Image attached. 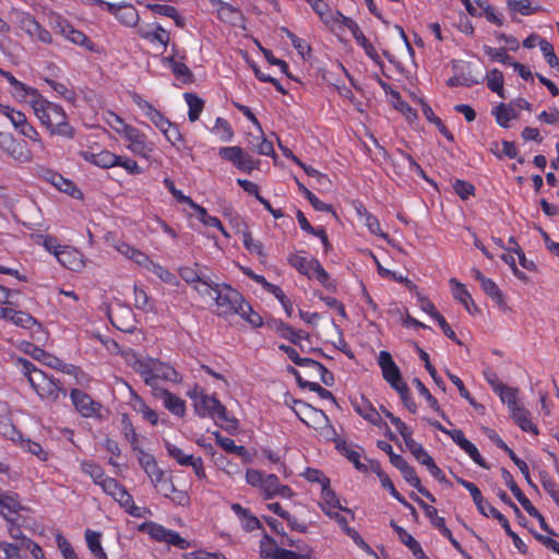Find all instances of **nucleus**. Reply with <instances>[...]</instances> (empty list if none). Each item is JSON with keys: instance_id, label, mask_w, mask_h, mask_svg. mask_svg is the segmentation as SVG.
<instances>
[{"instance_id": "obj_1", "label": "nucleus", "mask_w": 559, "mask_h": 559, "mask_svg": "<svg viewBox=\"0 0 559 559\" xmlns=\"http://www.w3.org/2000/svg\"><path fill=\"white\" fill-rule=\"evenodd\" d=\"M216 313L219 317L240 316L251 326L260 328L263 324L262 317L245 300L242 295L227 284H215L214 296Z\"/></svg>"}, {"instance_id": "obj_2", "label": "nucleus", "mask_w": 559, "mask_h": 559, "mask_svg": "<svg viewBox=\"0 0 559 559\" xmlns=\"http://www.w3.org/2000/svg\"><path fill=\"white\" fill-rule=\"evenodd\" d=\"M15 366L43 402L56 404L67 396V390L58 379L48 376L26 358H17Z\"/></svg>"}, {"instance_id": "obj_3", "label": "nucleus", "mask_w": 559, "mask_h": 559, "mask_svg": "<svg viewBox=\"0 0 559 559\" xmlns=\"http://www.w3.org/2000/svg\"><path fill=\"white\" fill-rule=\"evenodd\" d=\"M123 357L128 366L138 372L143 378L144 382L153 388L155 392L160 389L157 388L158 380L173 383L181 381V376L173 366L158 359L139 355L133 350L126 352Z\"/></svg>"}, {"instance_id": "obj_4", "label": "nucleus", "mask_w": 559, "mask_h": 559, "mask_svg": "<svg viewBox=\"0 0 559 559\" xmlns=\"http://www.w3.org/2000/svg\"><path fill=\"white\" fill-rule=\"evenodd\" d=\"M35 116L51 135H58L66 139L74 138V129L69 123L63 108L49 102L41 94L31 105Z\"/></svg>"}, {"instance_id": "obj_5", "label": "nucleus", "mask_w": 559, "mask_h": 559, "mask_svg": "<svg viewBox=\"0 0 559 559\" xmlns=\"http://www.w3.org/2000/svg\"><path fill=\"white\" fill-rule=\"evenodd\" d=\"M189 396L194 401V411L200 417L236 424V420L228 418L226 407L214 395L205 394L202 389L194 388Z\"/></svg>"}, {"instance_id": "obj_6", "label": "nucleus", "mask_w": 559, "mask_h": 559, "mask_svg": "<svg viewBox=\"0 0 559 559\" xmlns=\"http://www.w3.org/2000/svg\"><path fill=\"white\" fill-rule=\"evenodd\" d=\"M122 139L127 148L134 155L148 160L155 151V143L150 141L144 132L133 126L123 130Z\"/></svg>"}, {"instance_id": "obj_7", "label": "nucleus", "mask_w": 559, "mask_h": 559, "mask_svg": "<svg viewBox=\"0 0 559 559\" xmlns=\"http://www.w3.org/2000/svg\"><path fill=\"white\" fill-rule=\"evenodd\" d=\"M139 531L146 533L152 539L156 542H164L176 546L179 549H188L190 547V543L186 538L181 537L179 533L168 530L155 522L142 523L139 526Z\"/></svg>"}, {"instance_id": "obj_8", "label": "nucleus", "mask_w": 559, "mask_h": 559, "mask_svg": "<svg viewBox=\"0 0 559 559\" xmlns=\"http://www.w3.org/2000/svg\"><path fill=\"white\" fill-rule=\"evenodd\" d=\"M0 150L19 164H31L33 153L23 141H17L11 133L0 135Z\"/></svg>"}, {"instance_id": "obj_9", "label": "nucleus", "mask_w": 559, "mask_h": 559, "mask_svg": "<svg viewBox=\"0 0 559 559\" xmlns=\"http://www.w3.org/2000/svg\"><path fill=\"white\" fill-rule=\"evenodd\" d=\"M165 449L167 454L175 460L180 466L192 467L195 476L199 479H203L206 477L203 460L201 456H194L190 453H187L183 449L177 447L176 444L165 441Z\"/></svg>"}, {"instance_id": "obj_10", "label": "nucleus", "mask_w": 559, "mask_h": 559, "mask_svg": "<svg viewBox=\"0 0 559 559\" xmlns=\"http://www.w3.org/2000/svg\"><path fill=\"white\" fill-rule=\"evenodd\" d=\"M93 2L104 7L126 27H135L139 24L140 15L138 10L130 3H110L103 0H92Z\"/></svg>"}, {"instance_id": "obj_11", "label": "nucleus", "mask_w": 559, "mask_h": 559, "mask_svg": "<svg viewBox=\"0 0 559 559\" xmlns=\"http://www.w3.org/2000/svg\"><path fill=\"white\" fill-rule=\"evenodd\" d=\"M218 155L224 160L231 163L240 171L250 174L257 168V162L240 146H223L218 150Z\"/></svg>"}, {"instance_id": "obj_12", "label": "nucleus", "mask_w": 559, "mask_h": 559, "mask_svg": "<svg viewBox=\"0 0 559 559\" xmlns=\"http://www.w3.org/2000/svg\"><path fill=\"white\" fill-rule=\"evenodd\" d=\"M377 361L381 369L383 379L391 385L393 390L397 391L402 385L407 384L403 380L401 370L389 352L381 350L378 355Z\"/></svg>"}, {"instance_id": "obj_13", "label": "nucleus", "mask_w": 559, "mask_h": 559, "mask_svg": "<svg viewBox=\"0 0 559 559\" xmlns=\"http://www.w3.org/2000/svg\"><path fill=\"white\" fill-rule=\"evenodd\" d=\"M337 16L340 19V26L347 28L352 33L356 43L364 48L366 55L373 61H378L379 53L377 49L371 43L368 41L358 24L343 14H338Z\"/></svg>"}, {"instance_id": "obj_14", "label": "nucleus", "mask_w": 559, "mask_h": 559, "mask_svg": "<svg viewBox=\"0 0 559 559\" xmlns=\"http://www.w3.org/2000/svg\"><path fill=\"white\" fill-rule=\"evenodd\" d=\"M70 399L75 409L85 418L94 417L100 411V404L82 390L72 389L70 391Z\"/></svg>"}, {"instance_id": "obj_15", "label": "nucleus", "mask_w": 559, "mask_h": 559, "mask_svg": "<svg viewBox=\"0 0 559 559\" xmlns=\"http://www.w3.org/2000/svg\"><path fill=\"white\" fill-rule=\"evenodd\" d=\"M57 31L69 41L74 45L84 47L88 51L94 50L92 40L81 31L74 28L69 22L58 19L56 23Z\"/></svg>"}, {"instance_id": "obj_16", "label": "nucleus", "mask_w": 559, "mask_h": 559, "mask_svg": "<svg viewBox=\"0 0 559 559\" xmlns=\"http://www.w3.org/2000/svg\"><path fill=\"white\" fill-rule=\"evenodd\" d=\"M259 490L265 499H272L275 496L290 498L294 495L292 488L286 485H282L275 474H265Z\"/></svg>"}, {"instance_id": "obj_17", "label": "nucleus", "mask_w": 559, "mask_h": 559, "mask_svg": "<svg viewBox=\"0 0 559 559\" xmlns=\"http://www.w3.org/2000/svg\"><path fill=\"white\" fill-rule=\"evenodd\" d=\"M295 404L298 406V408L294 409L296 415L308 427L318 428L320 425L328 421V417L324 412L311 407L302 402H296Z\"/></svg>"}, {"instance_id": "obj_18", "label": "nucleus", "mask_w": 559, "mask_h": 559, "mask_svg": "<svg viewBox=\"0 0 559 559\" xmlns=\"http://www.w3.org/2000/svg\"><path fill=\"white\" fill-rule=\"evenodd\" d=\"M22 510L24 507L21 504L19 495L0 487V515L4 520H11L12 515L19 514Z\"/></svg>"}, {"instance_id": "obj_19", "label": "nucleus", "mask_w": 559, "mask_h": 559, "mask_svg": "<svg viewBox=\"0 0 559 559\" xmlns=\"http://www.w3.org/2000/svg\"><path fill=\"white\" fill-rule=\"evenodd\" d=\"M80 155L85 162L102 168L116 167L117 160H119V155H116L108 150H100L98 152L88 150L81 152Z\"/></svg>"}, {"instance_id": "obj_20", "label": "nucleus", "mask_w": 559, "mask_h": 559, "mask_svg": "<svg viewBox=\"0 0 559 559\" xmlns=\"http://www.w3.org/2000/svg\"><path fill=\"white\" fill-rule=\"evenodd\" d=\"M138 35L152 44H160L164 49H166L170 40L169 32L162 27L159 24L140 26L138 28Z\"/></svg>"}, {"instance_id": "obj_21", "label": "nucleus", "mask_w": 559, "mask_h": 559, "mask_svg": "<svg viewBox=\"0 0 559 559\" xmlns=\"http://www.w3.org/2000/svg\"><path fill=\"white\" fill-rule=\"evenodd\" d=\"M0 319L11 321L16 326H21L23 329L31 330L36 326L39 331L41 330V324L33 316L12 308H8V310H0Z\"/></svg>"}, {"instance_id": "obj_22", "label": "nucleus", "mask_w": 559, "mask_h": 559, "mask_svg": "<svg viewBox=\"0 0 559 559\" xmlns=\"http://www.w3.org/2000/svg\"><path fill=\"white\" fill-rule=\"evenodd\" d=\"M463 451H465L469 457L479 466L487 467L485 460L480 455L477 448L465 438L464 433L460 429L449 430L447 433Z\"/></svg>"}, {"instance_id": "obj_23", "label": "nucleus", "mask_w": 559, "mask_h": 559, "mask_svg": "<svg viewBox=\"0 0 559 559\" xmlns=\"http://www.w3.org/2000/svg\"><path fill=\"white\" fill-rule=\"evenodd\" d=\"M352 405L356 413H358L365 420L369 421L370 424L382 427V418L380 413L373 407V405L365 399L364 396H360L359 399H355L352 401ZM384 426H386L384 424Z\"/></svg>"}, {"instance_id": "obj_24", "label": "nucleus", "mask_w": 559, "mask_h": 559, "mask_svg": "<svg viewBox=\"0 0 559 559\" xmlns=\"http://www.w3.org/2000/svg\"><path fill=\"white\" fill-rule=\"evenodd\" d=\"M57 260L61 265L74 272H79L84 266L83 254L70 246H63L57 252Z\"/></svg>"}, {"instance_id": "obj_25", "label": "nucleus", "mask_w": 559, "mask_h": 559, "mask_svg": "<svg viewBox=\"0 0 559 559\" xmlns=\"http://www.w3.org/2000/svg\"><path fill=\"white\" fill-rule=\"evenodd\" d=\"M99 486L106 495L112 497L119 504L131 503V495L115 478L107 476Z\"/></svg>"}, {"instance_id": "obj_26", "label": "nucleus", "mask_w": 559, "mask_h": 559, "mask_svg": "<svg viewBox=\"0 0 559 559\" xmlns=\"http://www.w3.org/2000/svg\"><path fill=\"white\" fill-rule=\"evenodd\" d=\"M155 396L160 399L165 408L178 417L186 414V403L179 396L173 394L166 389H159L155 392Z\"/></svg>"}, {"instance_id": "obj_27", "label": "nucleus", "mask_w": 559, "mask_h": 559, "mask_svg": "<svg viewBox=\"0 0 559 559\" xmlns=\"http://www.w3.org/2000/svg\"><path fill=\"white\" fill-rule=\"evenodd\" d=\"M502 476H503V479H504L507 486L510 488L511 492L514 495V497L521 503L523 509L530 515H536L537 509L533 506V503L530 501V499L523 493L521 488L516 485L512 475L507 469H502Z\"/></svg>"}, {"instance_id": "obj_28", "label": "nucleus", "mask_w": 559, "mask_h": 559, "mask_svg": "<svg viewBox=\"0 0 559 559\" xmlns=\"http://www.w3.org/2000/svg\"><path fill=\"white\" fill-rule=\"evenodd\" d=\"M289 550L280 548L276 542L269 535L260 540V556L264 559H286Z\"/></svg>"}, {"instance_id": "obj_29", "label": "nucleus", "mask_w": 559, "mask_h": 559, "mask_svg": "<svg viewBox=\"0 0 559 559\" xmlns=\"http://www.w3.org/2000/svg\"><path fill=\"white\" fill-rule=\"evenodd\" d=\"M320 507L322 511L328 515L332 516V510L340 509L347 513H352L349 509L343 508L337 499L335 492L330 488V483L322 487Z\"/></svg>"}, {"instance_id": "obj_30", "label": "nucleus", "mask_w": 559, "mask_h": 559, "mask_svg": "<svg viewBox=\"0 0 559 559\" xmlns=\"http://www.w3.org/2000/svg\"><path fill=\"white\" fill-rule=\"evenodd\" d=\"M391 526L397 533L400 540L408 547V549L413 552V555L418 559H429L424 552L420 544L404 530L399 526L395 522H391Z\"/></svg>"}, {"instance_id": "obj_31", "label": "nucleus", "mask_w": 559, "mask_h": 559, "mask_svg": "<svg viewBox=\"0 0 559 559\" xmlns=\"http://www.w3.org/2000/svg\"><path fill=\"white\" fill-rule=\"evenodd\" d=\"M230 508L241 522V527L246 532H252L261 527L260 520L254 516L248 509L241 507L239 503H233Z\"/></svg>"}, {"instance_id": "obj_32", "label": "nucleus", "mask_w": 559, "mask_h": 559, "mask_svg": "<svg viewBox=\"0 0 559 559\" xmlns=\"http://www.w3.org/2000/svg\"><path fill=\"white\" fill-rule=\"evenodd\" d=\"M213 436L215 437L216 443L223 450H225L228 453H235L236 455L240 456L245 462H250V453L245 447L236 445L233 439L222 436L218 431H214Z\"/></svg>"}, {"instance_id": "obj_33", "label": "nucleus", "mask_w": 559, "mask_h": 559, "mask_svg": "<svg viewBox=\"0 0 559 559\" xmlns=\"http://www.w3.org/2000/svg\"><path fill=\"white\" fill-rule=\"evenodd\" d=\"M313 11L320 16L322 22L330 25H338L340 19L338 14H342L338 11H332L329 9L328 4L323 0H309L307 1Z\"/></svg>"}, {"instance_id": "obj_34", "label": "nucleus", "mask_w": 559, "mask_h": 559, "mask_svg": "<svg viewBox=\"0 0 559 559\" xmlns=\"http://www.w3.org/2000/svg\"><path fill=\"white\" fill-rule=\"evenodd\" d=\"M450 284L452 285L453 297L459 300L469 313H474L478 310L477 306L472 299L471 294L467 292L463 284L454 278L450 280Z\"/></svg>"}, {"instance_id": "obj_35", "label": "nucleus", "mask_w": 559, "mask_h": 559, "mask_svg": "<svg viewBox=\"0 0 559 559\" xmlns=\"http://www.w3.org/2000/svg\"><path fill=\"white\" fill-rule=\"evenodd\" d=\"M493 115L499 126L508 128L511 120L519 118V110L511 103L500 104L495 108Z\"/></svg>"}, {"instance_id": "obj_36", "label": "nucleus", "mask_w": 559, "mask_h": 559, "mask_svg": "<svg viewBox=\"0 0 559 559\" xmlns=\"http://www.w3.org/2000/svg\"><path fill=\"white\" fill-rule=\"evenodd\" d=\"M162 62L165 67L173 71L177 79L181 80L183 83L191 81L192 73L190 69L185 63L177 61L173 56L164 57Z\"/></svg>"}, {"instance_id": "obj_37", "label": "nucleus", "mask_w": 559, "mask_h": 559, "mask_svg": "<svg viewBox=\"0 0 559 559\" xmlns=\"http://www.w3.org/2000/svg\"><path fill=\"white\" fill-rule=\"evenodd\" d=\"M511 417L519 425L523 431L533 432L537 435V429L532 423L530 413L523 406L519 405L510 411Z\"/></svg>"}, {"instance_id": "obj_38", "label": "nucleus", "mask_w": 559, "mask_h": 559, "mask_svg": "<svg viewBox=\"0 0 559 559\" xmlns=\"http://www.w3.org/2000/svg\"><path fill=\"white\" fill-rule=\"evenodd\" d=\"M12 87L14 90L12 92L13 97L20 102H25L29 106L32 105V100L36 99L40 95L36 88L28 86L19 80L13 83Z\"/></svg>"}, {"instance_id": "obj_39", "label": "nucleus", "mask_w": 559, "mask_h": 559, "mask_svg": "<svg viewBox=\"0 0 559 559\" xmlns=\"http://www.w3.org/2000/svg\"><path fill=\"white\" fill-rule=\"evenodd\" d=\"M292 373L296 377L298 384L302 388H308L310 391L316 392L321 399L335 402V397L329 390L322 388L318 382H312L304 379L299 371L292 368Z\"/></svg>"}, {"instance_id": "obj_40", "label": "nucleus", "mask_w": 559, "mask_h": 559, "mask_svg": "<svg viewBox=\"0 0 559 559\" xmlns=\"http://www.w3.org/2000/svg\"><path fill=\"white\" fill-rule=\"evenodd\" d=\"M147 9L155 14L170 17L175 21L178 27H185V19L177 12L176 8L168 4H146Z\"/></svg>"}, {"instance_id": "obj_41", "label": "nucleus", "mask_w": 559, "mask_h": 559, "mask_svg": "<svg viewBox=\"0 0 559 559\" xmlns=\"http://www.w3.org/2000/svg\"><path fill=\"white\" fill-rule=\"evenodd\" d=\"M403 475V478L406 483H408L412 487L416 488L423 496L431 500L432 502L436 501L435 497L430 493L429 490H427L425 487L421 486L420 479L417 476L414 467H412L409 464L405 467V469L400 471Z\"/></svg>"}, {"instance_id": "obj_42", "label": "nucleus", "mask_w": 559, "mask_h": 559, "mask_svg": "<svg viewBox=\"0 0 559 559\" xmlns=\"http://www.w3.org/2000/svg\"><path fill=\"white\" fill-rule=\"evenodd\" d=\"M495 392L500 396L501 401L507 404L509 412L520 405L518 401V389L498 383Z\"/></svg>"}, {"instance_id": "obj_43", "label": "nucleus", "mask_w": 559, "mask_h": 559, "mask_svg": "<svg viewBox=\"0 0 559 559\" xmlns=\"http://www.w3.org/2000/svg\"><path fill=\"white\" fill-rule=\"evenodd\" d=\"M288 262L299 273H301L308 277L311 274V271L313 269L312 263H317L318 260L309 259L306 255L296 253V254H290L288 257Z\"/></svg>"}, {"instance_id": "obj_44", "label": "nucleus", "mask_w": 559, "mask_h": 559, "mask_svg": "<svg viewBox=\"0 0 559 559\" xmlns=\"http://www.w3.org/2000/svg\"><path fill=\"white\" fill-rule=\"evenodd\" d=\"M80 468L82 473L88 475L93 479V481L98 486L107 477L105 475L103 467L92 460L82 461L80 464Z\"/></svg>"}, {"instance_id": "obj_45", "label": "nucleus", "mask_w": 559, "mask_h": 559, "mask_svg": "<svg viewBox=\"0 0 559 559\" xmlns=\"http://www.w3.org/2000/svg\"><path fill=\"white\" fill-rule=\"evenodd\" d=\"M185 99L187 102V105L189 107L188 117L191 122H194L199 119L203 107L204 102L195 94L193 93H185Z\"/></svg>"}, {"instance_id": "obj_46", "label": "nucleus", "mask_w": 559, "mask_h": 559, "mask_svg": "<svg viewBox=\"0 0 559 559\" xmlns=\"http://www.w3.org/2000/svg\"><path fill=\"white\" fill-rule=\"evenodd\" d=\"M0 114L7 117L15 129H20L22 124L27 120L24 112L16 110L9 105L0 103Z\"/></svg>"}, {"instance_id": "obj_47", "label": "nucleus", "mask_w": 559, "mask_h": 559, "mask_svg": "<svg viewBox=\"0 0 559 559\" xmlns=\"http://www.w3.org/2000/svg\"><path fill=\"white\" fill-rule=\"evenodd\" d=\"M24 540L22 543H9L1 542L0 549L4 554L5 559H24L22 556V551L25 550Z\"/></svg>"}, {"instance_id": "obj_48", "label": "nucleus", "mask_w": 559, "mask_h": 559, "mask_svg": "<svg viewBox=\"0 0 559 559\" xmlns=\"http://www.w3.org/2000/svg\"><path fill=\"white\" fill-rule=\"evenodd\" d=\"M212 132L215 133L222 142H230L234 138V131L229 122L219 117L216 119Z\"/></svg>"}, {"instance_id": "obj_49", "label": "nucleus", "mask_w": 559, "mask_h": 559, "mask_svg": "<svg viewBox=\"0 0 559 559\" xmlns=\"http://www.w3.org/2000/svg\"><path fill=\"white\" fill-rule=\"evenodd\" d=\"M311 374L319 376L320 380L328 386L334 384V376L321 362L313 360L308 368Z\"/></svg>"}, {"instance_id": "obj_50", "label": "nucleus", "mask_w": 559, "mask_h": 559, "mask_svg": "<svg viewBox=\"0 0 559 559\" xmlns=\"http://www.w3.org/2000/svg\"><path fill=\"white\" fill-rule=\"evenodd\" d=\"M413 499L424 509L426 516L430 520V523L436 527L440 528L445 524V520L438 515V511L435 507L425 503L420 498L413 497Z\"/></svg>"}, {"instance_id": "obj_51", "label": "nucleus", "mask_w": 559, "mask_h": 559, "mask_svg": "<svg viewBox=\"0 0 559 559\" xmlns=\"http://www.w3.org/2000/svg\"><path fill=\"white\" fill-rule=\"evenodd\" d=\"M456 481L462 485L472 496L477 510H479L484 504L488 501L483 497L479 488L472 481L465 480L463 478L456 477Z\"/></svg>"}, {"instance_id": "obj_52", "label": "nucleus", "mask_w": 559, "mask_h": 559, "mask_svg": "<svg viewBox=\"0 0 559 559\" xmlns=\"http://www.w3.org/2000/svg\"><path fill=\"white\" fill-rule=\"evenodd\" d=\"M313 269L311 271V274L308 276V278H316L322 286L334 289L335 285L330 280V276L328 272L323 269L321 263L318 261L317 263H312Z\"/></svg>"}, {"instance_id": "obj_53", "label": "nucleus", "mask_w": 559, "mask_h": 559, "mask_svg": "<svg viewBox=\"0 0 559 559\" xmlns=\"http://www.w3.org/2000/svg\"><path fill=\"white\" fill-rule=\"evenodd\" d=\"M313 269L311 271V274L308 276V278H316L322 286L334 289L335 285L330 280V276L328 272L323 269L321 263L318 261L317 263H312Z\"/></svg>"}, {"instance_id": "obj_54", "label": "nucleus", "mask_w": 559, "mask_h": 559, "mask_svg": "<svg viewBox=\"0 0 559 559\" xmlns=\"http://www.w3.org/2000/svg\"><path fill=\"white\" fill-rule=\"evenodd\" d=\"M121 430L126 439L131 443L133 450H138L139 447V435L127 415L121 418Z\"/></svg>"}, {"instance_id": "obj_55", "label": "nucleus", "mask_w": 559, "mask_h": 559, "mask_svg": "<svg viewBox=\"0 0 559 559\" xmlns=\"http://www.w3.org/2000/svg\"><path fill=\"white\" fill-rule=\"evenodd\" d=\"M408 451L414 455V457L417 460V462L421 465L429 462L431 456L429 453L424 449V447L417 442L414 439L407 440L405 443Z\"/></svg>"}, {"instance_id": "obj_56", "label": "nucleus", "mask_w": 559, "mask_h": 559, "mask_svg": "<svg viewBox=\"0 0 559 559\" xmlns=\"http://www.w3.org/2000/svg\"><path fill=\"white\" fill-rule=\"evenodd\" d=\"M150 272L155 274L160 281L169 285H177L178 280L175 274L165 269L158 263L152 262V264L147 269Z\"/></svg>"}, {"instance_id": "obj_57", "label": "nucleus", "mask_w": 559, "mask_h": 559, "mask_svg": "<svg viewBox=\"0 0 559 559\" xmlns=\"http://www.w3.org/2000/svg\"><path fill=\"white\" fill-rule=\"evenodd\" d=\"M487 85L492 92L503 97V74L501 71L498 69L489 71L487 74Z\"/></svg>"}, {"instance_id": "obj_58", "label": "nucleus", "mask_w": 559, "mask_h": 559, "mask_svg": "<svg viewBox=\"0 0 559 559\" xmlns=\"http://www.w3.org/2000/svg\"><path fill=\"white\" fill-rule=\"evenodd\" d=\"M199 266L200 265L198 263H195L194 266H181L179 269L180 277L191 285L199 283L204 277L200 273Z\"/></svg>"}, {"instance_id": "obj_59", "label": "nucleus", "mask_w": 559, "mask_h": 559, "mask_svg": "<svg viewBox=\"0 0 559 559\" xmlns=\"http://www.w3.org/2000/svg\"><path fill=\"white\" fill-rule=\"evenodd\" d=\"M413 383L415 384L418 393L426 399L429 406L444 417V414H443L437 399L430 394L429 390L425 386V384L417 378H415L413 380Z\"/></svg>"}, {"instance_id": "obj_60", "label": "nucleus", "mask_w": 559, "mask_h": 559, "mask_svg": "<svg viewBox=\"0 0 559 559\" xmlns=\"http://www.w3.org/2000/svg\"><path fill=\"white\" fill-rule=\"evenodd\" d=\"M342 454L349 461L354 464V466L360 471V472H364L366 473L368 471V467L366 464L361 463L360 459H361V455L358 451H356L355 449L348 447V445H343L342 448H340Z\"/></svg>"}, {"instance_id": "obj_61", "label": "nucleus", "mask_w": 559, "mask_h": 559, "mask_svg": "<svg viewBox=\"0 0 559 559\" xmlns=\"http://www.w3.org/2000/svg\"><path fill=\"white\" fill-rule=\"evenodd\" d=\"M483 49L491 60L512 66V58L508 55L504 48H492L490 46L485 45Z\"/></svg>"}, {"instance_id": "obj_62", "label": "nucleus", "mask_w": 559, "mask_h": 559, "mask_svg": "<svg viewBox=\"0 0 559 559\" xmlns=\"http://www.w3.org/2000/svg\"><path fill=\"white\" fill-rule=\"evenodd\" d=\"M538 45L549 67L559 70V59L554 52L552 45L546 39H540Z\"/></svg>"}, {"instance_id": "obj_63", "label": "nucleus", "mask_w": 559, "mask_h": 559, "mask_svg": "<svg viewBox=\"0 0 559 559\" xmlns=\"http://www.w3.org/2000/svg\"><path fill=\"white\" fill-rule=\"evenodd\" d=\"M478 511L487 518L492 516L493 520H497L501 524L503 530L509 528L510 523H509L508 519L501 512H499L495 507H492L489 502L484 504Z\"/></svg>"}, {"instance_id": "obj_64", "label": "nucleus", "mask_w": 559, "mask_h": 559, "mask_svg": "<svg viewBox=\"0 0 559 559\" xmlns=\"http://www.w3.org/2000/svg\"><path fill=\"white\" fill-rule=\"evenodd\" d=\"M19 131L23 136L37 143L41 150L46 148L39 132L27 120L22 124Z\"/></svg>"}]
</instances>
